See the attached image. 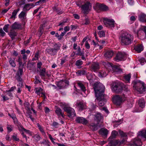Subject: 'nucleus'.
<instances>
[{
  "label": "nucleus",
  "mask_w": 146,
  "mask_h": 146,
  "mask_svg": "<svg viewBox=\"0 0 146 146\" xmlns=\"http://www.w3.org/2000/svg\"><path fill=\"white\" fill-rule=\"evenodd\" d=\"M120 38L121 44L123 45H129L131 43L133 40L132 36L126 31L122 32Z\"/></svg>",
  "instance_id": "f257e3e1"
},
{
  "label": "nucleus",
  "mask_w": 146,
  "mask_h": 146,
  "mask_svg": "<svg viewBox=\"0 0 146 146\" xmlns=\"http://www.w3.org/2000/svg\"><path fill=\"white\" fill-rule=\"evenodd\" d=\"M134 89L141 94L146 91V84L139 80H134L133 83Z\"/></svg>",
  "instance_id": "f03ea898"
},
{
  "label": "nucleus",
  "mask_w": 146,
  "mask_h": 146,
  "mask_svg": "<svg viewBox=\"0 0 146 146\" xmlns=\"http://www.w3.org/2000/svg\"><path fill=\"white\" fill-rule=\"evenodd\" d=\"M93 86L96 96L104 95L105 87L103 84L96 82L94 84Z\"/></svg>",
  "instance_id": "7ed1b4c3"
},
{
  "label": "nucleus",
  "mask_w": 146,
  "mask_h": 146,
  "mask_svg": "<svg viewBox=\"0 0 146 146\" xmlns=\"http://www.w3.org/2000/svg\"><path fill=\"white\" fill-rule=\"evenodd\" d=\"M123 90L127 92L129 91L128 87L127 86H124V84L119 82H117L114 85L113 90L117 93H119L121 92Z\"/></svg>",
  "instance_id": "20e7f679"
},
{
  "label": "nucleus",
  "mask_w": 146,
  "mask_h": 146,
  "mask_svg": "<svg viewBox=\"0 0 146 146\" xmlns=\"http://www.w3.org/2000/svg\"><path fill=\"white\" fill-rule=\"evenodd\" d=\"M126 97L124 93L122 95H116L112 98L113 103L117 105H120L126 100Z\"/></svg>",
  "instance_id": "39448f33"
},
{
  "label": "nucleus",
  "mask_w": 146,
  "mask_h": 146,
  "mask_svg": "<svg viewBox=\"0 0 146 146\" xmlns=\"http://www.w3.org/2000/svg\"><path fill=\"white\" fill-rule=\"evenodd\" d=\"M104 23L105 26L113 27H117L116 24L115 23L114 20L112 19H109L107 18H104Z\"/></svg>",
  "instance_id": "423d86ee"
},
{
  "label": "nucleus",
  "mask_w": 146,
  "mask_h": 146,
  "mask_svg": "<svg viewBox=\"0 0 146 146\" xmlns=\"http://www.w3.org/2000/svg\"><path fill=\"white\" fill-rule=\"evenodd\" d=\"M104 95L96 96V98L95 100V101L96 102L97 100L98 101L99 106L100 107L103 106L106 102V100L104 98Z\"/></svg>",
  "instance_id": "0eeeda50"
},
{
  "label": "nucleus",
  "mask_w": 146,
  "mask_h": 146,
  "mask_svg": "<svg viewBox=\"0 0 146 146\" xmlns=\"http://www.w3.org/2000/svg\"><path fill=\"white\" fill-rule=\"evenodd\" d=\"M126 56V54L124 52H119L117 54L114 59L115 61L118 62L124 60Z\"/></svg>",
  "instance_id": "6e6552de"
},
{
  "label": "nucleus",
  "mask_w": 146,
  "mask_h": 146,
  "mask_svg": "<svg viewBox=\"0 0 146 146\" xmlns=\"http://www.w3.org/2000/svg\"><path fill=\"white\" fill-rule=\"evenodd\" d=\"M64 111L68 113V116L69 117H74L76 115V113L74 110L72 108L68 107H65L64 108Z\"/></svg>",
  "instance_id": "1a4fd4ad"
},
{
  "label": "nucleus",
  "mask_w": 146,
  "mask_h": 146,
  "mask_svg": "<svg viewBox=\"0 0 146 146\" xmlns=\"http://www.w3.org/2000/svg\"><path fill=\"white\" fill-rule=\"evenodd\" d=\"M94 8L97 10H100L103 11H106L108 9V7L107 6L99 3L96 4V6L94 7Z\"/></svg>",
  "instance_id": "9d476101"
},
{
  "label": "nucleus",
  "mask_w": 146,
  "mask_h": 146,
  "mask_svg": "<svg viewBox=\"0 0 146 146\" xmlns=\"http://www.w3.org/2000/svg\"><path fill=\"white\" fill-rule=\"evenodd\" d=\"M100 66L98 62H94L91 64L90 66V70L92 72H97L100 69Z\"/></svg>",
  "instance_id": "9b49d317"
},
{
  "label": "nucleus",
  "mask_w": 146,
  "mask_h": 146,
  "mask_svg": "<svg viewBox=\"0 0 146 146\" xmlns=\"http://www.w3.org/2000/svg\"><path fill=\"white\" fill-rule=\"evenodd\" d=\"M26 13L23 11H22L19 15V17L22 22V24L24 25L27 22Z\"/></svg>",
  "instance_id": "f8f14e48"
},
{
  "label": "nucleus",
  "mask_w": 146,
  "mask_h": 146,
  "mask_svg": "<svg viewBox=\"0 0 146 146\" xmlns=\"http://www.w3.org/2000/svg\"><path fill=\"white\" fill-rule=\"evenodd\" d=\"M81 7L84 12L86 13L88 12L90 10L91 8V6L89 2H87L81 6Z\"/></svg>",
  "instance_id": "ddd939ff"
},
{
  "label": "nucleus",
  "mask_w": 146,
  "mask_h": 146,
  "mask_svg": "<svg viewBox=\"0 0 146 146\" xmlns=\"http://www.w3.org/2000/svg\"><path fill=\"white\" fill-rule=\"evenodd\" d=\"M76 121L78 123H82L84 125H86L88 123V120L82 117H76Z\"/></svg>",
  "instance_id": "4468645a"
},
{
  "label": "nucleus",
  "mask_w": 146,
  "mask_h": 146,
  "mask_svg": "<svg viewBox=\"0 0 146 146\" xmlns=\"http://www.w3.org/2000/svg\"><path fill=\"white\" fill-rule=\"evenodd\" d=\"M23 73V68H19L18 71L17 72V76H16V78L18 81L20 82H21L22 81V79L21 77L22 76Z\"/></svg>",
  "instance_id": "2eb2a0df"
},
{
  "label": "nucleus",
  "mask_w": 146,
  "mask_h": 146,
  "mask_svg": "<svg viewBox=\"0 0 146 146\" xmlns=\"http://www.w3.org/2000/svg\"><path fill=\"white\" fill-rule=\"evenodd\" d=\"M76 106L79 108V110H82L86 108L85 104L82 101H77L76 104Z\"/></svg>",
  "instance_id": "dca6fc26"
},
{
  "label": "nucleus",
  "mask_w": 146,
  "mask_h": 146,
  "mask_svg": "<svg viewBox=\"0 0 146 146\" xmlns=\"http://www.w3.org/2000/svg\"><path fill=\"white\" fill-rule=\"evenodd\" d=\"M114 53L111 50H109L106 51L104 53V56L107 60H109L113 56Z\"/></svg>",
  "instance_id": "f3484780"
},
{
  "label": "nucleus",
  "mask_w": 146,
  "mask_h": 146,
  "mask_svg": "<svg viewBox=\"0 0 146 146\" xmlns=\"http://www.w3.org/2000/svg\"><path fill=\"white\" fill-rule=\"evenodd\" d=\"M108 131L104 128H101L99 131V133L103 137H106L108 134Z\"/></svg>",
  "instance_id": "a211bd4d"
},
{
  "label": "nucleus",
  "mask_w": 146,
  "mask_h": 146,
  "mask_svg": "<svg viewBox=\"0 0 146 146\" xmlns=\"http://www.w3.org/2000/svg\"><path fill=\"white\" fill-rule=\"evenodd\" d=\"M99 123H91L89 125V127L93 131H95L97 130L98 128Z\"/></svg>",
  "instance_id": "6ab92c4d"
},
{
  "label": "nucleus",
  "mask_w": 146,
  "mask_h": 146,
  "mask_svg": "<svg viewBox=\"0 0 146 146\" xmlns=\"http://www.w3.org/2000/svg\"><path fill=\"white\" fill-rule=\"evenodd\" d=\"M142 143L141 140L137 138L134 139L133 143L131 144V146H141Z\"/></svg>",
  "instance_id": "aec40b11"
},
{
  "label": "nucleus",
  "mask_w": 146,
  "mask_h": 146,
  "mask_svg": "<svg viewBox=\"0 0 146 146\" xmlns=\"http://www.w3.org/2000/svg\"><path fill=\"white\" fill-rule=\"evenodd\" d=\"M55 112L58 117L62 116L63 117H64L65 115L64 113L62 112L60 108H57L55 110Z\"/></svg>",
  "instance_id": "412c9836"
},
{
  "label": "nucleus",
  "mask_w": 146,
  "mask_h": 146,
  "mask_svg": "<svg viewBox=\"0 0 146 146\" xmlns=\"http://www.w3.org/2000/svg\"><path fill=\"white\" fill-rule=\"evenodd\" d=\"M109 66L110 69L114 72H118L119 70V69L118 68V67L117 66L114 65L112 64H109Z\"/></svg>",
  "instance_id": "4be33fe9"
},
{
  "label": "nucleus",
  "mask_w": 146,
  "mask_h": 146,
  "mask_svg": "<svg viewBox=\"0 0 146 146\" xmlns=\"http://www.w3.org/2000/svg\"><path fill=\"white\" fill-rule=\"evenodd\" d=\"M139 20L141 22H146V15L142 13L138 16Z\"/></svg>",
  "instance_id": "5701e85b"
},
{
  "label": "nucleus",
  "mask_w": 146,
  "mask_h": 146,
  "mask_svg": "<svg viewBox=\"0 0 146 146\" xmlns=\"http://www.w3.org/2000/svg\"><path fill=\"white\" fill-rule=\"evenodd\" d=\"M34 5L32 3L28 4L25 5L23 7V11H27L33 7Z\"/></svg>",
  "instance_id": "b1692460"
},
{
  "label": "nucleus",
  "mask_w": 146,
  "mask_h": 146,
  "mask_svg": "<svg viewBox=\"0 0 146 146\" xmlns=\"http://www.w3.org/2000/svg\"><path fill=\"white\" fill-rule=\"evenodd\" d=\"M19 28H11L10 30V31L9 35L11 38L13 39L16 35V33L15 31V29H19Z\"/></svg>",
  "instance_id": "393cba45"
},
{
  "label": "nucleus",
  "mask_w": 146,
  "mask_h": 146,
  "mask_svg": "<svg viewBox=\"0 0 146 146\" xmlns=\"http://www.w3.org/2000/svg\"><path fill=\"white\" fill-rule=\"evenodd\" d=\"M47 52L51 55L54 56L56 54V52L53 48H49L46 49Z\"/></svg>",
  "instance_id": "a878e982"
},
{
  "label": "nucleus",
  "mask_w": 146,
  "mask_h": 146,
  "mask_svg": "<svg viewBox=\"0 0 146 146\" xmlns=\"http://www.w3.org/2000/svg\"><path fill=\"white\" fill-rule=\"evenodd\" d=\"M134 49L136 51L139 53L143 50V46L142 44H139L135 46Z\"/></svg>",
  "instance_id": "bb28decb"
},
{
  "label": "nucleus",
  "mask_w": 146,
  "mask_h": 146,
  "mask_svg": "<svg viewBox=\"0 0 146 146\" xmlns=\"http://www.w3.org/2000/svg\"><path fill=\"white\" fill-rule=\"evenodd\" d=\"M107 75L106 71L105 70H102L98 72V76L100 77H104Z\"/></svg>",
  "instance_id": "cd10ccee"
},
{
  "label": "nucleus",
  "mask_w": 146,
  "mask_h": 146,
  "mask_svg": "<svg viewBox=\"0 0 146 146\" xmlns=\"http://www.w3.org/2000/svg\"><path fill=\"white\" fill-rule=\"evenodd\" d=\"M20 10V9L18 8L17 9L15 10L12 13V15L10 18L11 19H15L16 18V15L17 13Z\"/></svg>",
  "instance_id": "c85d7f7f"
},
{
  "label": "nucleus",
  "mask_w": 146,
  "mask_h": 146,
  "mask_svg": "<svg viewBox=\"0 0 146 146\" xmlns=\"http://www.w3.org/2000/svg\"><path fill=\"white\" fill-rule=\"evenodd\" d=\"M102 118V117L100 113H98L95 115L94 119L95 120H97V122L99 123V122L101 120Z\"/></svg>",
  "instance_id": "c756f323"
},
{
  "label": "nucleus",
  "mask_w": 146,
  "mask_h": 146,
  "mask_svg": "<svg viewBox=\"0 0 146 146\" xmlns=\"http://www.w3.org/2000/svg\"><path fill=\"white\" fill-rule=\"evenodd\" d=\"M141 137L146 139V130H143L139 131L138 133V136Z\"/></svg>",
  "instance_id": "7c9ffc66"
},
{
  "label": "nucleus",
  "mask_w": 146,
  "mask_h": 146,
  "mask_svg": "<svg viewBox=\"0 0 146 146\" xmlns=\"http://www.w3.org/2000/svg\"><path fill=\"white\" fill-rule=\"evenodd\" d=\"M139 105L140 107L143 108L145 106V102L143 98H141L139 100Z\"/></svg>",
  "instance_id": "2f4dec72"
},
{
  "label": "nucleus",
  "mask_w": 146,
  "mask_h": 146,
  "mask_svg": "<svg viewBox=\"0 0 146 146\" xmlns=\"http://www.w3.org/2000/svg\"><path fill=\"white\" fill-rule=\"evenodd\" d=\"M86 70L87 68H84L83 70H78L77 73L80 75L86 74H87L86 72Z\"/></svg>",
  "instance_id": "473e14b6"
},
{
  "label": "nucleus",
  "mask_w": 146,
  "mask_h": 146,
  "mask_svg": "<svg viewBox=\"0 0 146 146\" xmlns=\"http://www.w3.org/2000/svg\"><path fill=\"white\" fill-rule=\"evenodd\" d=\"M36 125L38 127V129L40 130V131L41 133H42V134L43 135H45L46 133L45 132L43 127H42V126L40 125V124L38 123H36Z\"/></svg>",
  "instance_id": "72a5a7b5"
},
{
  "label": "nucleus",
  "mask_w": 146,
  "mask_h": 146,
  "mask_svg": "<svg viewBox=\"0 0 146 146\" xmlns=\"http://www.w3.org/2000/svg\"><path fill=\"white\" fill-rule=\"evenodd\" d=\"M53 9L54 11L57 13L58 14H61L62 13V11L60 9L58 8L56 6H54L53 7Z\"/></svg>",
  "instance_id": "f704fd0d"
},
{
  "label": "nucleus",
  "mask_w": 146,
  "mask_h": 146,
  "mask_svg": "<svg viewBox=\"0 0 146 146\" xmlns=\"http://www.w3.org/2000/svg\"><path fill=\"white\" fill-rule=\"evenodd\" d=\"M119 146V141L118 140H116L112 141L111 144L110 146Z\"/></svg>",
  "instance_id": "c9c22d12"
},
{
  "label": "nucleus",
  "mask_w": 146,
  "mask_h": 146,
  "mask_svg": "<svg viewBox=\"0 0 146 146\" xmlns=\"http://www.w3.org/2000/svg\"><path fill=\"white\" fill-rule=\"evenodd\" d=\"M78 86L80 87L81 90L84 92H85L86 91V88L84 86V85L80 82H78Z\"/></svg>",
  "instance_id": "e433bc0d"
},
{
  "label": "nucleus",
  "mask_w": 146,
  "mask_h": 146,
  "mask_svg": "<svg viewBox=\"0 0 146 146\" xmlns=\"http://www.w3.org/2000/svg\"><path fill=\"white\" fill-rule=\"evenodd\" d=\"M17 61L19 62V68H21L23 69V64L22 62V58L21 57L19 56L18 59Z\"/></svg>",
  "instance_id": "4c0bfd02"
},
{
  "label": "nucleus",
  "mask_w": 146,
  "mask_h": 146,
  "mask_svg": "<svg viewBox=\"0 0 146 146\" xmlns=\"http://www.w3.org/2000/svg\"><path fill=\"white\" fill-rule=\"evenodd\" d=\"M142 31L144 32L146 36V28H141L139 29L137 32H135L137 34V35L138 36L139 35L141 34V33Z\"/></svg>",
  "instance_id": "58836bf2"
},
{
  "label": "nucleus",
  "mask_w": 146,
  "mask_h": 146,
  "mask_svg": "<svg viewBox=\"0 0 146 146\" xmlns=\"http://www.w3.org/2000/svg\"><path fill=\"white\" fill-rule=\"evenodd\" d=\"M49 142L48 141L43 139L42 141L40 142L41 144H43L45 146H50L49 144Z\"/></svg>",
  "instance_id": "ea45409f"
},
{
  "label": "nucleus",
  "mask_w": 146,
  "mask_h": 146,
  "mask_svg": "<svg viewBox=\"0 0 146 146\" xmlns=\"http://www.w3.org/2000/svg\"><path fill=\"white\" fill-rule=\"evenodd\" d=\"M54 48H53L57 53V51L60 50V45L56 43H55L54 45Z\"/></svg>",
  "instance_id": "a19ab883"
},
{
  "label": "nucleus",
  "mask_w": 146,
  "mask_h": 146,
  "mask_svg": "<svg viewBox=\"0 0 146 146\" xmlns=\"http://www.w3.org/2000/svg\"><path fill=\"white\" fill-rule=\"evenodd\" d=\"M35 93L38 95H39L43 91V89L40 87L36 88L35 89Z\"/></svg>",
  "instance_id": "79ce46f5"
},
{
  "label": "nucleus",
  "mask_w": 146,
  "mask_h": 146,
  "mask_svg": "<svg viewBox=\"0 0 146 146\" xmlns=\"http://www.w3.org/2000/svg\"><path fill=\"white\" fill-rule=\"evenodd\" d=\"M9 62L10 65L11 66L13 67H15L16 66V64L14 61V59L11 58L9 59Z\"/></svg>",
  "instance_id": "37998d69"
},
{
  "label": "nucleus",
  "mask_w": 146,
  "mask_h": 146,
  "mask_svg": "<svg viewBox=\"0 0 146 146\" xmlns=\"http://www.w3.org/2000/svg\"><path fill=\"white\" fill-rule=\"evenodd\" d=\"M40 75L41 76L44 77L46 73V69L44 68L40 71Z\"/></svg>",
  "instance_id": "c03bdc74"
},
{
  "label": "nucleus",
  "mask_w": 146,
  "mask_h": 146,
  "mask_svg": "<svg viewBox=\"0 0 146 146\" xmlns=\"http://www.w3.org/2000/svg\"><path fill=\"white\" fill-rule=\"evenodd\" d=\"M118 131L119 134L121 137H127V133H124L120 130H119Z\"/></svg>",
  "instance_id": "a18cd8bd"
},
{
  "label": "nucleus",
  "mask_w": 146,
  "mask_h": 146,
  "mask_svg": "<svg viewBox=\"0 0 146 146\" xmlns=\"http://www.w3.org/2000/svg\"><path fill=\"white\" fill-rule=\"evenodd\" d=\"M131 77V75L130 74L126 75L124 77V79L126 82H129Z\"/></svg>",
  "instance_id": "49530a36"
},
{
  "label": "nucleus",
  "mask_w": 146,
  "mask_h": 146,
  "mask_svg": "<svg viewBox=\"0 0 146 146\" xmlns=\"http://www.w3.org/2000/svg\"><path fill=\"white\" fill-rule=\"evenodd\" d=\"M117 134L118 132L117 131L115 130L113 131L111 133V137L112 138H114L115 137Z\"/></svg>",
  "instance_id": "de8ad7c7"
},
{
  "label": "nucleus",
  "mask_w": 146,
  "mask_h": 146,
  "mask_svg": "<svg viewBox=\"0 0 146 146\" xmlns=\"http://www.w3.org/2000/svg\"><path fill=\"white\" fill-rule=\"evenodd\" d=\"M21 23L17 22H15L12 25V27H21Z\"/></svg>",
  "instance_id": "09e8293b"
},
{
  "label": "nucleus",
  "mask_w": 146,
  "mask_h": 146,
  "mask_svg": "<svg viewBox=\"0 0 146 146\" xmlns=\"http://www.w3.org/2000/svg\"><path fill=\"white\" fill-rule=\"evenodd\" d=\"M12 139L13 141H19V139L17 137V134L14 133L12 136Z\"/></svg>",
  "instance_id": "8fccbe9b"
},
{
  "label": "nucleus",
  "mask_w": 146,
  "mask_h": 146,
  "mask_svg": "<svg viewBox=\"0 0 146 146\" xmlns=\"http://www.w3.org/2000/svg\"><path fill=\"white\" fill-rule=\"evenodd\" d=\"M98 34L100 37L105 36V32L103 31H99L98 32Z\"/></svg>",
  "instance_id": "3c124183"
},
{
  "label": "nucleus",
  "mask_w": 146,
  "mask_h": 146,
  "mask_svg": "<svg viewBox=\"0 0 146 146\" xmlns=\"http://www.w3.org/2000/svg\"><path fill=\"white\" fill-rule=\"evenodd\" d=\"M18 130L20 132H23L25 129L23 127V125L21 124L18 125Z\"/></svg>",
  "instance_id": "603ef678"
},
{
  "label": "nucleus",
  "mask_w": 146,
  "mask_h": 146,
  "mask_svg": "<svg viewBox=\"0 0 146 146\" xmlns=\"http://www.w3.org/2000/svg\"><path fill=\"white\" fill-rule=\"evenodd\" d=\"M137 18V17L136 16H132L130 18V20L131 21L133 22L135 21Z\"/></svg>",
  "instance_id": "864d4df0"
},
{
  "label": "nucleus",
  "mask_w": 146,
  "mask_h": 146,
  "mask_svg": "<svg viewBox=\"0 0 146 146\" xmlns=\"http://www.w3.org/2000/svg\"><path fill=\"white\" fill-rule=\"evenodd\" d=\"M90 22L89 19L87 18H85L83 21L82 24L88 25L89 24Z\"/></svg>",
  "instance_id": "5fc2aeb1"
},
{
  "label": "nucleus",
  "mask_w": 146,
  "mask_h": 146,
  "mask_svg": "<svg viewBox=\"0 0 146 146\" xmlns=\"http://www.w3.org/2000/svg\"><path fill=\"white\" fill-rule=\"evenodd\" d=\"M82 61L80 60H77L76 62V65L78 66H80L82 64Z\"/></svg>",
  "instance_id": "6e6d98bb"
},
{
  "label": "nucleus",
  "mask_w": 146,
  "mask_h": 146,
  "mask_svg": "<svg viewBox=\"0 0 146 146\" xmlns=\"http://www.w3.org/2000/svg\"><path fill=\"white\" fill-rule=\"evenodd\" d=\"M7 129L8 131L9 132H11L13 129V126L11 125H7Z\"/></svg>",
  "instance_id": "4d7b16f0"
},
{
  "label": "nucleus",
  "mask_w": 146,
  "mask_h": 146,
  "mask_svg": "<svg viewBox=\"0 0 146 146\" xmlns=\"http://www.w3.org/2000/svg\"><path fill=\"white\" fill-rule=\"evenodd\" d=\"M86 77L88 80H90L91 79L92 77L91 74L88 73V74H86Z\"/></svg>",
  "instance_id": "13d9d810"
},
{
  "label": "nucleus",
  "mask_w": 146,
  "mask_h": 146,
  "mask_svg": "<svg viewBox=\"0 0 146 146\" xmlns=\"http://www.w3.org/2000/svg\"><path fill=\"white\" fill-rule=\"evenodd\" d=\"M1 97L3 98V100L4 101H6L9 99V98L6 96L2 95Z\"/></svg>",
  "instance_id": "bf43d9fd"
},
{
  "label": "nucleus",
  "mask_w": 146,
  "mask_h": 146,
  "mask_svg": "<svg viewBox=\"0 0 146 146\" xmlns=\"http://www.w3.org/2000/svg\"><path fill=\"white\" fill-rule=\"evenodd\" d=\"M59 125V123L56 122H54L52 124V126L55 128L58 127Z\"/></svg>",
  "instance_id": "052dcab7"
},
{
  "label": "nucleus",
  "mask_w": 146,
  "mask_h": 146,
  "mask_svg": "<svg viewBox=\"0 0 146 146\" xmlns=\"http://www.w3.org/2000/svg\"><path fill=\"white\" fill-rule=\"evenodd\" d=\"M96 106L93 103H92L91 104V111L94 110L96 108Z\"/></svg>",
  "instance_id": "680f3d73"
},
{
  "label": "nucleus",
  "mask_w": 146,
  "mask_h": 146,
  "mask_svg": "<svg viewBox=\"0 0 146 146\" xmlns=\"http://www.w3.org/2000/svg\"><path fill=\"white\" fill-rule=\"evenodd\" d=\"M11 7H8L7 9H4L2 10V13L4 14L6 13L7 11L10 9Z\"/></svg>",
  "instance_id": "e2e57ef3"
},
{
  "label": "nucleus",
  "mask_w": 146,
  "mask_h": 146,
  "mask_svg": "<svg viewBox=\"0 0 146 146\" xmlns=\"http://www.w3.org/2000/svg\"><path fill=\"white\" fill-rule=\"evenodd\" d=\"M38 77H37L36 76L35 77L36 81H35V84H37L38 83H40V81L38 79Z\"/></svg>",
  "instance_id": "0e129e2a"
},
{
  "label": "nucleus",
  "mask_w": 146,
  "mask_h": 146,
  "mask_svg": "<svg viewBox=\"0 0 146 146\" xmlns=\"http://www.w3.org/2000/svg\"><path fill=\"white\" fill-rule=\"evenodd\" d=\"M61 60V61L60 64L61 65L63 64L66 61V59L65 57L63 58Z\"/></svg>",
  "instance_id": "69168bd1"
},
{
  "label": "nucleus",
  "mask_w": 146,
  "mask_h": 146,
  "mask_svg": "<svg viewBox=\"0 0 146 146\" xmlns=\"http://www.w3.org/2000/svg\"><path fill=\"white\" fill-rule=\"evenodd\" d=\"M44 110L45 112L46 113H48L50 111V109L47 107H45Z\"/></svg>",
  "instance_id": "338daca9"
},
{
  "label": "nucleus",
  "mask_w": 146,
  "mask_h": 146,
  "mask_svg": "<svg viewBox=\"0 0 146 146\" xmlns=\"http://www.w3.org/2000/svg\"><path fill=\"white\" fill-rule=\"evenodd\" d=\"M34 57L37 60H38L39 58V53L38 52H37L35 54Z\"/></svg>",
  "instance_id": "774afa93"
}]
</instances>
